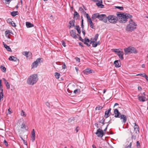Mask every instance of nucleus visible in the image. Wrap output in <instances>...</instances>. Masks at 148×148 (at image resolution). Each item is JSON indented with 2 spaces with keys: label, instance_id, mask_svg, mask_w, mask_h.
<instances>
[{
  "label": "nucleus",
  "instance_id": "6e6552de",
  "mask_svg": "<svg viewBox=\"0 0 148 148\" xmlns=\"http://www.w3.org/2000/svg\"><path fill=\"white\" fill-rule=\"evenodd\" d=\"M95 134L98 137L101 138L103 136L105 135L103 131L100 128H99L97 130Z\"/></svg>",
  "mask_w": 148,
  "mask_h": 148
},
{
  "label": "nucleus",
  "instance_id": "5fc2aeb1",
  "mask_svg": "<svg viewBox=\"0 0 148 148\" xmlns=\"http://www.w3.org/2000/svg\"><path fill=\"white\" fill-rule=\"evenodd\" d=\"M3 143L5 144V145L6 146H8V142H7V141L5 140H4Z\"/></svg>",
  "mask_w": 148,
  "mask_h": 148
},
{
  "label": "nucleus",
  "instance_id": "7ed1b4c3",
  "mask_svg": "<svg viewBox=\"0 0 148 148\" xmlns=\"http://www.w3.org/2000/svg\"><path fill=\"white\" fill-rule=\"evenodd\" d=\"M38 79L37 74H34L31 75L28 78L27 80V83L30 85H33L35 84Z\"/></svg>",
  "mask_w": 148,
  "mask_h": 148
},
{
  "label": "nucleus",
  "instance_id": "09e8293b",
  "mask_svg": "<svg viewBox=\"0 0 148 148\" xmlns=\"http://www.w3.org/2000/svg\"><path fill=\"white\" fill-rule=\"evenodd\" d=\"M143 77H145L146 80L148 82V77L147 76L146 74H144V75L143 76Z\"/></svg>",
  "mask_w": 148,
  "mask_h": 148
},
{
  "label": "nucleus",
  "instance_id": "4c0bfd02",
  "mask_svg": "<svg viewBox=\"0 0 148 148\" xmlns=\"http://www.w3.org/2000/svg\"><path fill=\"white\" fill-rule=\"evenodd\" d=\"M105 119L103 118L100 121H99V122L100 123H101L103 124V125H104L105 124V123H104V122L105 121Z\"/></svg>",
  "mask_w": 148,
  "mask_h": 148
},
{
  "label": "nucleus",
  "instance_id": "bf43d9fd",
  "mask_svg": "<svg viewBox=\"0 0 148 148\" xmlns=\"http://www.w3.org/2000/svg\"><path fill=\"white\" fill-rule=\"evenodd\" d=\"M75 59L76 60V61L79 62L80 61V59L79 58L77 57H76L75 58Z\"/></svg>",
  "mask_w": 148,
  "mask_h": 148
},
{
  "label": "nucleus",
  "instance_id": "c756f323",
  "mask_svg": "<svg viewBox=\"0 0 148 148\" xmlns=\"http://www.w3.org/2000/svg\"><path fill=\"white\" fill-rule=\"evenodd\" d=\"M73 16V18H75V17L78 18L79 17V14L76 11H75L74 13Z\"/></svg>",
  "mask_w": 148,
  "mask_h": 148
},
{
  "label": "nucleus",
  "instance_id": "c03bdc74",
  "mask_svg": "<svg viewBox=\"0 0 148 148\" xmlns=\"http://www.w3.org/2000/svg\"><path fill=\"white\" fill-rule=\"evenodd\" d=\"M78 36L79 37V39L82 42H84V40L83 39H82L80 36L78 34Z\"/></svg>",
  "mask_w": 148,
  "mask_h": 148
},
{
  "label": "nucleus",
  "instance_id": "49530a36",
  "mask_svg": "<svg viewBox=\"0 0 148 148\" xmlns=\"http://www.w3.org/2000/svg\"><path fill=\"white\" fill-rule=\"evenodd\" d=\"M116 8L117 9H119L120 10H123V7L120 6H116Z\"/></svg>",
  "mask_w": 148,
  "mask_h": 148
},
{
  "label": "nucleus",
  "instance_id": "2eb2a0df",
  "mask_svg": "<svg viewBox=\"0 0 148 148\" xmlns=\"http://www.w3.org/2000/svg\"><path fill=\"white\" fill-rule=\"evenodd\" d=\"M111 110V109L110 108L105 111L104 116L106 118H108L110 116L109 114L110 113Z\"/></svg>",
  "mask_w": 148,
  "mask_h": 148
},
{
  "label": "nucleus",
  "instance_id": "6ab92c4d",
  "mask_svg": "<svg viewBox=\"0 0 148 148\" xmlns=\"http://www.w3.org/2000/svg\"><path fill=\"white\" fill-rule=\"evenodd\" d=\"M3 80L4 82V83L5 84L7 88V89H9L10 88V84L7 81V80H6V79L4 78H3Z\"/></svg>",
  "mask_w": 148,
  "mask_h": 148
},
{
  "label": "nucleus",
  "instance_id": "f257e3e1",
  "mask_svg": "<svg viewBox=\"0 0 148 148\" xmlns=\"http://www.w3.org/2000/svg\"><path fill=\"white\" fill-rule=\"evenodd\" d=\"M117 16L119 17V21L121 23H125L127 21V19L130 18L132 17V16L129 14H118Z\"/></svg>",
  "mask_w": 148,
  "mask_h": 148
},
{
  "label": "nucleus",
  "instance_id": "7c9ffc66",
  "mask_svg": "<svg viewBox=\"0 0 148 148\" xmlns=\"http://www.w3.org/2000/svg\"><path fill=\"white\" fill-rule=\"evenodd\" d=\"M75 29H76L79 34H81L80 28L79 25H77L75 26Z\"/></svg>",
  "mask_w": 148,
  "mask_h": 148
},
{
  "label": "nucleus",
  "instance_id": "0e129e2a",
  "mask_svg": "<svg viewBox=\"0 0 148 148\" xmlns=\"http://www.w3.org/2000/svg\"><path fill=\"white\" fill-rule=\"evenodd\" d=\"M79 10L81 11L82 12H84V10L81 7L79 8Z\"/></svg>",
  "mask_w": 148,
  "mask_h": 148
},
{
  "label": "nucleus",
  "instance_id": "8fccbe9b",
  "mask_svg": "<svg viewBox=\"0 0 148 148\" xmlns=\"http://www.w3.org/2000/svg\"><path fill=\"white\" fill-rule=\"evenodd\" d=\"M62 44L64 47H66V43L64 41H62Z\"/></svg>",
  "mask_w": 148,
  "mask_h": 148
},
{
  "label": "nucleus",
  "instance_id": "20e7f679",
  "mask_svg": "<svg viewBox=\"0 0 148 148\" xmlns=\"http://www.w3.org/2000/svg\"><path fill=\"white\" fill-rule=\"evenodd\" d=\"M129 24L127 26L126 30L129 32H132L135 29L137 26V25L131 19L129 21Z\"/></svg>",
  "mask_w": 148,
  "mask_h": 148
},
{
  "label": "nucleus",
  "instance_id": "c85d7f7f",
  "mask_svg": "<svg viewBox=\"0 0 148 148\" xmlns=\"http://www.w3.org/2000/svg\"><path fill=\"white\" fill-rule=\"evenodd\" d=\"M18 13H19L17 11H14L11 12V15L13 16H15L16 15H18Z\"/></svg>",
  "mask_w": 148,
  "mask_h": 148
},
{
  "label": "nucleus",
  "instance_id": "680f3d73",
  "mask_svg": "<svg viewBox=\"0 0 148 148\" xmlns=\"http://www.w3.org/2000/svg\"><path fill=\"white\" fill-rule=\"evenodd\" d=\"M136 143V146L137 147H138V146H140V143L138 141H137Z\"/></svg>",
  "mask_w": 148,
  "mask_h": 148
},
{
  "label": "nucleus",
  "instance_id": "3c124183",
  "mask_svg": "<svg viewBox=\"0 0 148 148\" xmlns=\"http://www.w3.org/2000/svg\"><path fill=\"white\" fill-rule=\"evenodd\" d=\"M66 65L65 63H64L62 66V69H66Z\"/></svg>",
  "mask_w": 148,
  "mask_h": 148
},
{
  "label": "nucleus",
  "instance_id": "9b49d317",
  "mask_svg": "<svg viewBox=\"0 0 148 148\" xmlns=\"http://www.w3.org/2000/svg\"><path fill=\"white\" fill-rule=\"evenodd\" d=\"M119 118H120V119L122 120V122L123 123H126L127 120V117L124 114L121 115Z\"/></svg>",
  "mask_w": 148,
  "mask_h": 148
},
{
  "label": "nucleus",
  "instance_id": "a878e982",
  "mask_svg": "<svg viewBox=\"0 0 148 148\" xmlns=\"http://www.w3.org/2000/svg\"><path fill=\"white\" fill-rule=\"evenodd\" d=\"M35 61L39 64H40L41 62H43L42 58H38Z\"/></svg>",
  "mask_w": 148,
  "mask_h": 148
},
{
  "label": "nucleus",
  "instance_id": "cd10ccee",
  "mask_svg": "<svg viewBox=\"0 0 148 148\" xmlns=\"http://www.w3.org/2000/svg\"><path fill=\"white\" fill-rule=\"evenodd\" d=\"M38 64L35 61L33 62L32 65V68H36Z\"/></svg>",
  "mask_w": 148,
  "mask_h": 148
},
{
  "label": "nucleus",
  "instance_id": "9d476101",
  "mask_svg": "<svg viewBox=\"0 0 148 148\" xmlns=\"http://www.w3.org/2000/svg\"><path fill=\"white\" fill-rule=\"evenodd\" d=\"M70 36L73 38H77L78 34H76L75 30H71L70 31Z\"/></svg>",
  "mask_w": 148,
  "mask_h": 148
},
{
  "label": "nucleus",
  "instance_id": "ea45409f",
  "mask_svg": "<svg viewBox=\"0 0 148 148\" xmlns=\"http://www.w3.org/2000/svg\"><path fill=\"white\" fill-rule=\"evenodd\" d=\"M80 92L79 89H77L73 91V93L75 94L79 93Z\"/></svg>",
  "mask_w": 148,
  "mask_h": 148
},
{
  "label": "nucleus",
  "instance_id": "a19ab883",
  "mask_svg": "<svg viewBox=\"0 0 148 148\" xmlns=\"http://www.w3.org/2000/svg\"><path fill=\"white\" fill-rule=\"evenodd\" d=\"M21 114L22 116H24L25 117L26 116V114H25V112L23 111V110H22L21 112Z\"/></svg>",
  "mask_w": 148,
  "mask_h": 148
},
{
  "label": "nucleus",
  "instance_id": "f704fd0d",
  "mask_svg": "<svg viewBox=\"0 0 148 148\" xmlns=\"http://www.w3.org/2000/svg\"><path fill=\"white\" fill-rule=\"evenodd\" d=\"M3 91H1L0 92V99L3 98Z\"/></svg>",
  "mask_w": 148,
  "mask_h": 148
},
{
  "label": "nucleus",
  "instance_id": "37998d69",
  "mask_svg": "<svg viewBox=\"0 0 148 148\" xmlns=\"http://www.w3.org/2000/svg\"><path fill=\"white\" fill-rule=\"evenodd\" d=\"M134 130L136 134H138L139 133V128H136L134 129Z\"/></svg>",
  "mask_w": 148,
  "mask_h": 148
},
{
  "label": "nucleus",
  "instance_id": "72a5a7b5",
  "mask_svg": "<svg viewBox=\"0 0 148 148\" xmlns=\"http://www.w3.org/2000/svg\"><path fill=\"white\" fill-rule=\"evenodd\" d=\"M1 71L3 72H5L6 71V68L3 66H1Z\"/></svg>",
  "mask_w": 148,
  "mask_h": 148
},
{
  "label": "nucleus",
  "instance_id": "aec40b11",
  "mask_svg": "<svg viewBox=\"0 0 148 148\" xmlns=\"http://www.w3.org/2000/svg\"><path fill=\"white\" fill-rule=\"evenodd\" d=\"M83 73L86 75H88L92 73V70L88 69H86L83 71Z\"/></svg>",
  "mask_w": 148,
  "mask_h": 148
},
{
  "label": "nucleus",
  "instance_id": "393cba45",
  "mask_svg": "<svg viewBox=\"0 0 148 148\" xmlns=\"http://www.w3.org/2000/svg\"><path fill=\"white\" fill-rule=\"evenodd\" d=\"M26 25L27 28L32 27L34 26V25L33 24L28 22H26Z\"/></svg>",
  "mask_w": 148,
  "mask_h": 148
},
{
  "label": "nucleus",
  "instance_id": "864d4df0",
  "mask_svg": "<svg viewBox=\"0 0 148 148\" xmlns=\"http://www.w3.org/2000/svg\"><path fill=\"white\" fill-rule=\"evenodd\" d=\"M10 24H11V25L13 26V27H15L16 25L15 23L14 22V21H12V22H11Z\"/></svg>",
  "mask_w": 148,
  "mask_h": 148
},
{
  "label": "nucleus",
  "instance_id": "a18cd8bd",
  "mask_svg": "<svg viewBox=\"0 0 148 148\" xmlns=\"http://www.w3.org/2000/svg\"><path fill=\"white\" fill-rule=\"evenodd\" d=\"M21 128L23 129H25V124L23 123L21 125Z\"/></svg>",
  "mask_w": 148,
  "mask_h": 148
},
{
  "label": "nucleus",
  "instance_id": "bb28decb",
  "mask_svg": "<svg viewBox=\"0 0 148 148\" xmlns=\"http://www.w3.org/2000/svg\"><path fill=\"white\" fill-rule=\"evenodd\" d=\"M117 55L121 60H122L123 59V53L122 51H121L120 53H118Z\"/></svg>",
  "mask_w": 148,
  "mask_h": 148
},
{
  "label": "nucleus",
  "instance_id": "338daca9",
  "mask_svg": "<svg viewBox=\"0 0 148 148\" xmlns=\"http://www.w3.org/2000/svg\"><path fill=\"white\" fill-rule=\"evenodd\" d=\"M84 43L88 47H89L90 46V45L87 42H84Z\"/></svg>",
  "mask_w": 148,
  "mask_h": 148
},
{
  "label": "nucleus",
  "instance_id": "de8ad7c7",
  "mask_svg": "<svg viewBox=\"0 0 148 148\" xmlns=\"http://www.w3.org/2000/svg\"><path fill=\"white\" fill-rule=\"evenodd\" d=\"M12 19L11 18H8L7 20V22L8 23H10L11 22H12Z\"/></svg>",
  "mask_w": 148,
  "mask_h": 148
},
{
  "label": "nucleus",
  "instance_id": "c9c22d12",
  "mask_svg": "<svg viewBox=\"0 0 148 148\" xmlns=\"http://www.w3.org/2000/svg\"><path fill=\"white\" fill-rule=\"evenodd\" d=\"M98 36H99V34H96L95 35V37L94 38V40L95 41H96L97 40V38H98Z\"/></svg>",
  "mask_w": 148,
  "mask_h": 148
},
{
  "label": "nucleus",
  "instance_id": "13d9d810",
  "mask_svg": "<svg viewBox=\"0 0 148 148\" xmlns=\"http://www.w3.org/2000/svg\"><path fill=\"white\" fill-rule=\"evenodd\" d=\"M46 105L49 108H50V104H49V103L47 102H46Z\"/></svg>",
  "mask_w": 148,
  "mask_h": 148
},
{
  "label": "nucleus",
  "instance_id": "69168bd1",
  "mask_svg": "<svg viewBox=\"0 0 148 148\" xmlns=\"http://www.w3.org/2000/svg\"><path fill=\"white\" fill-rule=\"evenodd\" d=\"M82 32L84 34V36H85V31L84 29H82Z\"/></svg>",
  "mask_w": 148,
  "mask_h": 148
},
{
  "label": "nucleus",
  "instance_id": "4be33fe9",
  "mask_svg": "<svg viewBox=\"0 0 148 148\" xmlns=\"http://www.w3.org/2000/svg\"><path fill=\"white\" fill-rule=\"evenodd\" d=\"M3 45L4 47L8 51L12 52L11 48L8 46L6 45L4 42H3Z\"/></svg>",
  "mask_w": 148,
  "mask_h": 148
},
{
  "label": "nucleus",
  "instance_id": "f3484780",
  "mask_svg": "<svg viewBox=\"0 0 148 148\" xmlns=\"http://www.w3.org/2000/svg\"><path fill=\"white\" fill-rule=\"evenodd\" d=\"M99 13H95L92 15L91 18L92 20L93 21L96 18H99Z\"/></svg>",
  "mask_w": 148,
  "mask_h": 148
},
{
  "label": "nucleus",
  "instance_id": "79ce46f5",
  "mask_svg": "<svg viewBox=\"0 0 148 148\" xmlns=\"http://www.w3.org/2000/svg\"><path fill=\"white\" fill-rule=\"evenodd\" d=\"M131 134L132 137L131 138L132 139H136V136L134 135L133 134V133L131 132Z\"/></svg>",
  "mask_w": 148,
  "mask_h": 148
},
{
  "label": "nucleus",
  "instance_id": "5701e85b",
  "mask_svg": "<svg viewBox=\"0 0 148 148\" xmlns=\"http://www.w3.org/2000/svg\"><path fill=\"white\" fill-rule=\"evenodd\" d=\"M120 61H119V60H115L114 62V64L115 65V67H120L121 66L120 65Z\"/></svg>",
  "mask_w": 148,
  "mask_h": 148
},
{
  "label": "nucleus",
  "instance_id": "e433bc0d",
  "mask_svg": "<svg viewBox=\"0 0 148 148\" xmlns=\"http://www.w3.org/2000/svg\"><path fill=\"white\" fill-rule=\"evenodd\" d=\"M103 107L101 106H98L95 109L96 110H100L102 109Z\"/></svg>",
  "mask_w": 148,
  "mask_h": 148
},
{
  "label": "nucleus",
  "instance_id": "a211bd4d",
  "mask_svg": "<svg viewBox=\"0 0 148 148\" xmlns=\"http://www.w3.org/2000/svg\"><path fill=\"white\" fill-rule=\"evenodd\" d=\"M9 60L10 61H13L14 62L17 61V60H18L17 58L14 56H10L9 58Z\"/></svg>",
  "mask_w": 148,
  "mask_h": 148
},
{
  "label": "nucleus",
  "instance_id": "4468645a",
  "mask_svg": "<svg viewBox=\"0 0 148 148\" xmlns=\"http://www.w3.org/2000/svg\"><path fill=\"white\" fill-rule=\"evenodd\" d=\"M11 34H13V33L12 32V31L10 30H6L5 32V36L8 38H10L9 36Z\"/></svg>",
  "mask_w": 148,
  "mask_h": 148
},
{
  "label": "nucleus",
  "instance_id": "052dcab7",
  "mask_svg": "<svg viewBox=\"0 0 148 148\" xmlns=\"http://www.w3.org/2000/svg\"><path fill=\"white\" fill-rule=\"evenodd\" d=\"M21 139L23 140L24 143L25 145H27V144L26 143V142H25V140L22 137H21Z\"/></svg>",
  "mask_w": 148,
  "mask_h": 148
},
{
  "label": "nucleus",
  "instance_id": "dca6fc26",
  "mask_svg": "<svg viewBox=\"0 0 148 148\" xmlns=\"http://www.w3.org/2000/svg\"><path fill=\"white\" fill-rule=\"evenodd\" d=\"M31 140L32 142H34L35 139V133L34 129H33L32 132Z\"/></svg>",
  "mask_w": 148,
  "mask_h": 148
},
{
  "label": "nucleus",
  "instance_id": "412c9836",
  "mask_svg": "<svg viewBox=\"0 0 148 148\" xmlns=\"http://www.w3.org/2000/svg\"><path fill=\"white\" fill-rule=\"evenodd\" d=\"M138 99L140 101H145L147 100L146 98L143 96L139 97Z\"/></svg>",
  "mask_w": 148,
  "mask_h": 148
},
{
  "label": "nucleus",
  "instance_id": "603ef678",
  "mask_svg": "<svg viewBox=\"0 0 148 148\" xmlns=\"http://www.w3.org/2000/svg\"><path fill=\"white\" fill-rule=\"evenodd\" d=\"M132 145V143H130L127 146L126 148H131V146Z\"/></svg>",
  "mask_w": 148,
  "mask_h": 148
},
{
  "label": "nucleus",
  "instance_id": "6e6d98bb",
  "mask_svg": "<svg viewBox=\"0 0 148 148\" xmlns=\"http://www.w3.org/2000/svg\"><path fill=\"white\" fill-rule=\"evenodd\" d=\"M134 124L135 125L134 127V129H136V128H139V127L138 125H136V124L135 123H134Z\"/></svg>",
  "mask_w": 148,
  "mask_h": 148
},
{
  "label": "nucleus",
  "instance_id": "f8f14e48",
  "mask_svg": "<svg viewBox=\"0 0 148 148\" xmlns=\"http://www.w3.org/2000/svg\"><path fill=\"white\" fill-rule=\"evenodd\" d=\"M114 113L115 114L114 117L115 118H119L121 115L117 109L114 110Z\"/></svg>",
  "mask_w": 148,
  "mask_h": 148
},
{
  "label": "nucleus",
  "instance_id": "f03ea898",
  "mask_svg": "<svg viewBox=\"0 0 148 148\" xmlns=\"http://www.w3.org/2000/svg\"><path fill=\"white\" fill-rule=\"evenodd\" d=\"M117 16L119 17V21L121 23H125L127 21V19L130 18L132 17V16L129 14H118Z\"/></svg>",
  "mask_w": 148,
  "mask_h": 148
},
{
  "label": "nucleus",
  "instance_id": "4d7b16f0",
  "mask_svg": "<svg viewBox=\"0 0 148 148\" xmlns=\"http://www.w3.org/2000/svg\"><path fill=\"white\" fill-rule=\"evenodd\" d=\"M92 45L93 47H96L97 46V45L96 44V42H95V43H93Z\"/></svg>",
  "mask_w": 148,
  "mask_h": 148
},
{
  "label": "nucleus",
  "instance_id": "1a4fd4ad",
  "mask_svg": "<svg viewBox=\"0 0 148 148\" xmlns=\"http://www.w3.org/2000/svg\"><path fill=\"white\" fill-rule=\"evenodd\" d=\"M98 19L102 21L105 23H106L107 21V17L105 14H99Z\"/></svg>",
  "mask_w": 148,
  "mask_h": 148
},
{
  "label": "nucleus",
  "instance_id": "2f4dec72",
  "mask_svg": "<svg viewBox=\"0 0 148 148\" xmlns=\"http://www.w3.org/2000/svg\"><path fill=\"white\" fill-rule=\"evenodd\" d=\"M112 51L115 52L118 54L119 53H120L121 51H119L118 49H112Z\"/></svg>",
  "mask_w": 148,
  "mask_h": 148
},
{
  "label": "nucleus",
  "instance_id": "e2e57ef3",
  "mask_svg": "<svg viewBox=\"0 0 148 148\" xmlns=\"http://www.w3.org/2000/svg\"><path fill=\"white\" fill-rule=\"evenodd\" d=\"M144 74H145V73H140V74H138L136 75L137 76H142V77H143V76L144 75Z\"/></svg>",
  "mask_w": 148,
  "mask_h": 148
},
{
  "label": "nucleus",
  "instance_id": "774afa93",
  "mask_svg": "<svg viewBox=\"0 0 148 148\" xmlns=\"http://www.w3.org/2000/svg\"><path fill=\"white\" fill-rule=\"evenodd\" d=\"M79 130V129L78 127H77L75 129V131L76 132H77Z\"/></svg>",
  "mask_w": 148,
  "mask_h": 148
},
{
  "label": "nucleus",
  "instance_id": "0eeeda50",
  "mask_svg": "<svg viewBox=\"0 0 148 148\" xmlns=\"http://www.w3.org/2000/svg\"><path fill=\"white\" fill-rule=\"evenodd\" d=\"M86 18L89 23L90 27L92 29H95V26H94V24L92 22L91 18L89 16V15L88 14L86 13Z\"/></svg>",
  "mask_w": 148,
  "mask_h": 148
},
{
  "label": "nucleus",
  "instance_id": "b1692460",
  "mask_svg": "<svg viewBox=\"0 0 148 148\" xmlns=\"http://www.w3.org/2000/svg\"><path fill=\"white\" fill-rule=\"evenodd\" d=\"M75 21L74 20H73L70 21L69 22V24L70 25H69L70 27H73L75 26Z\"/></svg>",
  "mask_w": 148,
  "mask_h": 148
},
{
  "label": "nucleus",
  "instance_id": "473e14b6",
  "mask_svg": "<svg viewBox=\"0 0 148 148\" xmlns=\"http://www.w3.org/2000/svg\"><path fill=\"white\" fill-rule=\"evenodd\" d=\"M54 75L55 77L58 79L59 78V77L60 75V74L59 73H58L57 72H56L55 73Z\"/></svg>",
  "mask_w": 148,
  "mask_h": 148
},
{
  "label": "nucleus",
  "instance_id": "423d86ee",
  "mask_svg": "<svg viewBox=\"0 0 148 148\" xmlns=\"http://www.w3.org/2000/svg\"><path fill=\"white\" fill-rule=\"evenodd\" d=\"M107 18L108 21L112 23H116L118 20L117 17L114 15L108 16Z\"/></svg>",
  "mask_w": 148,
  "mask_h": 148
},
{
  "label": "nucleus",
  "instance_id": "58836bf2",
  "mask_svg": "<svg viewBox=\"0 0 148 148\" xmlns=\"http://www.w3.org/2000/svg\"><path fill=\"white\" fill-rule=\"evenodd\" d=\"M90 41L89 39L87 38L86 37L85 38L84 40V42H89Z\"/></svg>",
  "mask_w": 148,
  "mask_h": 148
},
{
  "label": "nucleus",
  "instance_id": "39448f33",
  "mask_svg": "<svg viewBox=\"0 0 148 148\" xmlns=\"http://www.w3.org/2000/svg\"><path fill=\"white\" fill-rule=\"evenodd\" d=\"M125 51V54L126 55L128 53H138L136 49L133 47H129L127 48H125L124 49Z\"/></svg>",
  "mask_w": 148,
  "mask_h": 148
},
{
  "label": "nucleus",
  "instance_id": "ddd939ff",
  "mask_svg": "<svg viewBox=\"0 0 148 148\" xmlns=\"http://www.w3.org/2000/svg\"><path fill=\"white\" fill-rule=\"evenodd\" d=\"M22 53L23 55L25 56L27 58L31 56L32 55V53L29 51H23Z\"/></svg>",
  "mask_w": 148,
  "mask_h": 148
}]
</instances>
